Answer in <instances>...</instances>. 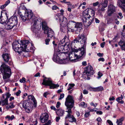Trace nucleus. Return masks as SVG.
<instances>
[{
  "mask_svg": "<svg viewBox=\"0 0 125 125\" xmlns=\"http://www.w3.org/2000/svg\"><path fill=\"white\" fill-rule=\"evenodd\" d=\"M106 7H105L103 6V5H102V8L101 9H99V11L100 12L101 11H104L105 10L104 8Z\"/></svg>",
  "mask_w": 125,
  "mask_h": 125,
  "instance_id": "nucleus-41",
  "label": "nucleus"
},
{
  "mask_svg": "<svg viewBox=\"0 0 125 125\" xmlns=\"http://www.w3.org/2000/svg\"><path fill=\"white\" fill-rule=\"evenodd\" d=\"M103 75V74L102 73L99 72L98 74V76L97 77V78L99 79Z\"/></svg>",
  "mask_w": 125,
  "mask_h": 125,
  "instance_id": "nucleus-42",
  "label": "nucleus"
},
{
  "mask_svg": "<svg viewBox=\"0 0 125 125\" xmlns=\"http://www.w3.org/2000/svg\"><path fill=\"white\" fill-rule=\"evenodd\" d=\"M64 96V94L63 93L60 94V98H59V100H61L63 98Z\"/></svg>",
  "mask_w": 125,
  "mask_h": 125,
  "instance_id": "nucleus-47",
  "label": "nucleus"
},
{
  "mask_svg": "<svg viewBox=\"0 0 125 125\" xmlns=\"http://www.w3.org/2000/svg\"><path fill=\"white\" fill-rule=\"evenodd\" d=\"M94 73V71L93 70V68L91 65H90L84 68V71L83 75L86 76L87 77V79L89 80L90 78L89 77L91 75H93Z\"/></svg>",
  "mask_w": 125,
  "mask_h": 125,
  "instance_id": "nucleus-7",
  "label": "nucleus"
},
{
  "mask_svg": "<svg viewBox=\"0 0 125 125\" xmlns=\"http://www.w3.org/2000/svg\"><path fill=\"white\" fill-rule=\"evenodd\" d=\"M40 73H36L34 76V77H37L38 76H40Z\"/></svg>",
  "mask_w": 125,
  "mask_h": 125,
  "instance_id": "nucleus-61",
  "label": "nucleus"
},
{
  "mask_svg": "<svg viewBox=\"0 0 125 125\" xmlns=\"http://www.w3.org/2000/svg\"><path fill=\"white\" fill-rule=\"evenodd\" d=\"M82 27V23L77 22L73 21H69L67 25L68 29H70L71 32H73L75 31L80 32Z\"/></svg>",
  "mask_w": 125,
  "mask_h": 125,
  "instance_id": "nucleus-5",
  "label": "nucleus"
},
{
  "mask_svg": "<svg viewBox=\"0 0 125 125\" xmlns=\"http://www.w3.org/2000/svg\"><path fill=\"white\" fill-rule=\"evenodd\" d=\"M99 3V2L98 1H97L96 2L94 3H93V5L94 6H96Z\"/></svg>",
  "mask_w": 125,
  "mask_h": 125,
  "instance_id": "nucleus-58",
  "label": "nucleus"
},
{
  "mask_svg": "<svg viewBox=\"0 0 125 125\" xmlns=\"http://www.w3.org/2000/svg\"><path fill=\"white\" fill-rule=\"evenodd\" d=\"M87 38L83 34L79 35L76 38L74 41L72 42L71 43V47H73V48H76L75 45L78 43H80L82 44V47L80 48H79L78 49H76L75 52L77 53L79 52V54L78 55H75L74 56L76 57V59H74L70 58V60L73 62H75L77 60V59L80 58L82 56H84L86 54V52L85 47L86 46V44Z\"/></svg>",
  "mask_w": 125,
  "mask_h": 125,
  "instance_id": "nucleus-1",
  "label": "nucleus"
},
{
  "mask_svg": "<svg viewBox=\"0 0 125 125\" xmlns=\"http://www.w3.org/2000/svg\"><path fill=\"white\" fill-rule=\"evenodd\" d=\"M28 99L29 100L31 99L32 101H33L34 103V106L35 107H36L37 105V102L34 96L33 95H30L28 96Z\"/></svg>",
  "mask_w": 125,
  "mask_h": 125,
  "instance_id": "nucleus-21",
  "label": "nucleus"
},
{
  "mask_svg": "<svg viewBox=\"0 0 125 125\" xmlns=\"http://www.w3.org/2000/svg\"><path fill=\"white\" fill-rule=\"evenodd\" d=\"M115 7L113 4H110L108 6L107 13L109 16H111L115 11Z\"/></svg>",
  "mask_w": 125,
  "mask_h": 125,
  "instance_id": "nucleus-13",
  "label": "nucleus"
},
{
  "mask_svg": "<svg viewBox=\"0 0 125 125\" xmlns=\"http://www.w3.org/2000/svg\"><path fill=\"white\" fill-rule=\"evenodd\" d=\"M2 57L4 61L6 62H8L10 58V54L7 53L3 54Z\"/></svg>",
  "mask_w": 125,
  "mask_h": 125,
  "instance_id": "nucleus-18",
  "label": "nucleus"
},
{
  "mask_svg": "<svg viewBox=\"0 0 125 125\" xmlns=\"http://www.w3.org/2000/svg\"><path fill=\"white\" fill-rule=\"evenodd\" d=\"M42 29L44 31V32L46 30H48L49 29L47 26L46 23L45 22H43L42 23Z\"/></svg>",
  "mask_w": 125,
  "mask_h": 125,
  "instance_id": "nucleus-25",
  "label": "nucleus"
},
{
  "mask_svg": "<svg viewBox=\"0 0 125 125\" xmlns=\"http://www.w3.org/2000/svg\"><path fill=\"white\" fill-rule=\"evenodd\" d=\"M10 0H8L6 1L5 4L6 5V6H7V5H8L10 3Z\"/></svg>",
  "mask_w": 125,
  "mask_h": 125,
  "instance_id": "nucleus-53",
  "label": "nucleus"
},
{
  "mask_svg": "<svg viewBox=\"0 0 125 125\" xmlns=\"http://www.w3.org/2000/svg\"><path fill=\"white\" fill-rule=\"evenodd\" d=\"M60 25L63 27H65L67 25V20L66 18H64V21L61 22H60Z\"/></svg>",
  "mask_w": 125,
  "mask_h": 125,
  "instance_id": "nucleus-26",
  "label": "nucleus"
},
{
  "mask_svg": "<svg viewBox=\"0 0 125 125\" xmlns=\"http://www.w3.org/2000/svg\"><path fill=\"white\" fill-rule=\"evenodd\" d=\"M29 41L26 40L23 41H15L12 44L13 49L16 52L21 55H23L25 52L27 45L29 44Z\"/></svg>",
  "mask_w": 125,
  "mask_h": 125,
  "instance_id": "nucleus-3",
  "label": "nucleus"
},
{
  "mask_svg": "<svg viewBox=\"0 0 125 125\" xmlns=\"http://www.w3.org/2000/svg\"><path fill=\"white\" fill-rule=\"evenodd\" d=\"M66 18L65 17H64L62 15L61 16H60V22H61L64 21V18Z\"/></svg>",
  "mask_w": 125,
  "mask_h": 125,
  "instance_id": "nucleus-40",
  "label": "nucleus"
},
{
  "mask_svg": "<svg viewBox=\"0 0 125 125\" xmlns=\"http://www.w3.org/2000/svg\"><path fill=\"white\" fill-rule=\"evenodd\" d=\"M60 44L59 45V46L58 47V49L59 50V51H58V52H61V51H63L64 50V46H65V45L64 44L63 45H61V44L60 43Z\"/></svg>",
  "mask_w": 125,
  "mask_h": 125,
  "instance_id": "nucleus-27",
  "label": "nucleus"
},
{
  "mask_svg": "<svg viewBox=\"0 0 125 125\" xmlns=\"http://www.w3.org/2000/svg\"><path fill=\"white\" fill-rule=\"evenodd\" d=\"M108 0H103V2L102 5H103V6L107 7V5Z\"/></svg>",
  "mask_w": 125,
  "mask_h": 125,
  "instance_id": "nucleus-34",
  "label": "nucleus"
},
{
  "mask_svg": "<svg viewBox=\"0 0 125 125\" xmlns=\"http://www.w3.org/2000/svg\"><path fill=\"white\" fill-rule=\"evenodd\" d=\"M6 97L5 98L8 100V99L10 97V94L8 92L6 94Z\"/></svg>",
  "mask_w": 125,
  "mask_h": 125,
  "instance_id": "nucleus-46",
  "label": "nucleus"
},
{
  "mask_svg": "<svg viewBox=\"0 0 125 125\" xmlns=\"http://www.w3.org/2000/svg\"><path fill=\"white\" fill-rule=\"evenodd\" d=\"M69 42L70 40L69 39V37L68 35H67L65 36L63 39L61 41L60 43L62 44L64 43L65 45L67 44V45H69Z\"/></svg>",
  "mask_w": 125,
  "mask_h": 125,
  "instance_id": "nucleus-17",
  "label": "nucleus"
},
{
  "mask_svg": "<svg viewBox=\"0 0 125 125\" xmlns=\"http://www.w3.org/2000/svg\"><path fill=\"white\" fill-rule=\"evenodd\" d=\"M124 96L121 95L120 97H119L116 99V100L118 102H119V101L120 100H122L123 99Z\"/></svg>",
  "mask_w": 125,
  "mask_h": 125,
  "instance_id": "nucleus-38",
  "label": "nucleus"
},
{
  "mask_svg": "<svg viewBox=\"0 0 125 125\" xmlns=\"http://www.w3.org/2000/svg\"><path fill=\"white\" fill-rule=\"evenodd\" d=\"M115 22L117 24H119V21H117V19H115Z\"/></svg>",
  "mask_w": 125,
  "mask_h": 125,
  "instance_id": "nucleus-64",
  "label": "nucleus"
},
{
  "mask_svg": "<svg viewBox=\"0 0 125 125\" xmlns=\"http://www.w3.org/2000/svg\"><path fill=\"white\" fill-rule=\"evenodd\" d=\"M20 8L21 9H25V7L23 5H21L20 7Z\"/></svg>",
  "mask_w": 125,
  "mask_h": 125,
  "instance_id": "nucleus-59",
  "label": "nucleus"
},
{
  "mask_svg": "<svg viewBox=\"0 0 125 125\" xmlns=\"http://www.w3.org/2000/svg\"><path fill=\"white\" fill-rule=\"evenodd\" d=\"M74 101L73 97L70 95H68L66 99L65 105L67 107L66 111L67 114L65 117V119H68V121L71 122H76V119L72 114L71 111L72 108L74 105Z\"/></svg>",
  "mask_w": 125,
  "mask_h": 125,
  "instance_id": "nucleus-2",
  "label": "nucleus"
},
{
  "mask_svg": "<svg viewBox=\"0 0 125 125\" xmlns=\"http://www.w3.org/2000/svg\"><path fill=\"white\" fill-rule=\"evenodd\" d=\"M75 85L74 84H69L68 86V88L67 89L68 90H69L71 89H72Z\"/></svg>",
  "mask_w": 125,
  "mask_h": 125,
  "instance_id": "nucleus-35",
  "label": "nucleus"
},
{
  "mask_svg": "<svg viewBox=\"0 0 125 125\" xmlns=\"http://www.w3.org/2000/svg\"><path fill=\"white\" fill-rule=\"evenodd\" d=\"M50 41V39L48 38L46 39L45 40V43L47 45L49 44V42Z\"/></svg>",
  "mask_w": 125,
  "mask_h": 125,
  "instance_id": "nucleus-48",
  "label": "nucleus"
},
{
  "mask_svg": "<svg viewBox=\"0 0 125 125\" xmlns=\"http://www.w3.org/2000/svg\"><path fill=\"white\" fill-rule=\"evenodd\" d=\"M44 33L47 34V37L51 38L54 35V33L53 31L51 29H48V30H46Z\"/></svg>",
  "mask_w": 125,
  "mask_h": 125,
  "instance_id": "nucleus-16",
  "label": "nucleus"
},
{
  "mask_svg": "<svg viewBox=\"0 0 125 125\" xmlns=\"http://www.w3.org/2000/svg\"><path fill=\"white\" fill-rule=\"evenodd\" d=\"M88 10H89L88 11L89 13V14H90L91 16V17H90L89 21H88L87 22V26H90L91 25V23L93 21L95 12L92 9H88Z\"/></svg>",
  "mask_w": 125,
  "mask_h": 125,
  "instance_id": "nucleus-12",
  "label": "nucleus"
},
{
  "mask_svg": "<svg viewBox=\"0 0 125 125\" xmlns=\"http://www.w3.org/2000/svg\"><path fill=\"white\" fill-rule=\"evenodd\" d=\"M108 0H103V2L102 5H103V6L107 7V5Z\"/></svg>",
  "mask_w": 125,
  "mask_h": 125,
  "instance_id": "nucleus-33",
  "label": "nucleus"
},
{
  "mask_svg": "<svg viewBox=\"0 0 125 125\" xmlns=\"http://www.w3.org/2000/svg\"><path fill=\"white\" fill-rule=\"evenodd\" d=\"M6 6V5H5V4L3 5H1L0 6V9H3L4 8H5Z\"/></svg>",
  "mask_w": 125,
  "mask_h": 125,
  "instance_id": "nucleus-60",
  "label": "nucleus"
},
{
  "mask_svg": "<svg viewBox=\"0 0 125 125\" xmlns=\"http://www.w3.org/2000/svg\"><path fill=\"white\" fill-rule=\"evenodd\" d=\"M0 71L3 74V78L5 80L9 78L11 75V69L8 65L3 63L0 67Z\"/></svg>",
  "mask_w": 125,
  "mask_h": 125,
  "instance_id": "nucleus-6",
  "label": "nucleus"
},
{
  "mask_svg": "<svg viewBox=\"0 0 125 125\" xmlns=\"http://www.w3.org/2000/svg\"><path fill=\"white\" fill-rule=\"evenodd\" d=\"M36 23L35 21L33 25L31 26V30L34 32L36 33L37 32V29L36 28Z\"/></svg>",
  "mask_w": 125,
  "mask_h": 125,
  "instance_id": "nucleus-24",
  "label": "nucleus"
},
{
  "mask_svg": "<svg viewBox=\"0 0 125 125\" xmlns=\"http://www.w3.org/2000/svg\"><path fill=\"white\" fill-rule=\"evenodd\" d=\"M90 115V112H86L84 115V116L86 118L88 117Z\"/></svg>",
  "mask_w": 125,
  "mask_h": 125,
  "instance_id": "nucleus-45",
  "label": "nucleus"
},
{
  "mask_svg": "<svg viewBox=\"0 0 125 125\" xmlns=\"http://www.w3.org/2000/svg\"><path fill=\"white\" fill-rule=\"evenodd\" d=\"M87 89L91 91H92L95 92V88H93L90 86L88 87Z\"/></svg>",
  "mask_w": 125,
  "mask_h": 125,
  "instance_id": "nucleus-39",
  "label": "nucleus"
},
{
  "mask_svg": "<svg viewBox=\"0 0 125 125\" xmlns=\"http://www.w3.org/2000/svg\"><path fill=\"white\" fill-rule=\"evenodd\" d=\"M5 28L6 30H8L12 28L14 26L12 24L10 23L8 21L7 23L5 24Z\"/></svg>",
  "mask_w": 125,
  "mask_h": 125,
  "instance_id": "nucleus-22",
  "label": "nucleus"
},
{
  "mask_svg": "<svg viewBox=\"0 0 125 125\" xmlns=\"http://www.w3.org/2000/svg\"><path fill=\"white\" fill-rule=\"evenodd\" d=\"M20 81L21 83H24L26 81L25 78L23 77L22 79H20Z\"/></svg>",
  "mask_w": 125,
  "mask_h": 125,
  "instance_id": "nucleus-44",
  "label": "nucleus"
},
{
  "mask_svg": "<svg viewBox=\"0 0 125 125\" xmlns=\"http://www.w3.org/2000/svg\"><path fill=\"white\" fill-rule=\"evenodd\" d=\"M64 52H60L57 51H55L52 60L56 63L61 64H66L69 63V59L68 58L64 59L62 57L65 56Z\"/></svg>",
  "mask_w": 125,
  "mask_h": 125,
  "instance_id": "nucleus-4",
  "label": "nucleus"
},
{
  "mask_svg": "<svg viewBox=\"0 0 125 125\" xmlns=\"http://www.w3.org/2000/svg\"><path fill=\"white\" fill-rule=\"evenodd\" d=\"M60 116L56 117V121L57 122H58L59 121L60 118L59 117Z\"/></svg>",
  "mask_w": 125,
  "mask_h": 125,
  "instance_id": "nucleus-62",
  "label": "nucleus"
},
{
  "mask_svg": "<svg viewBox=\"0 0 125 125\" xmlns=\"http://www.w3.org/2000/svg\"><path fill=\"white\" fill-rule=\"evenodd\" d=\"M10 104L9 106V108H13L15 107V106L13 105V103L11 102L10 103Z\"/></svg>",
  "mask_w": 125,
  "mask_h": 125,
  "instance_id": "nucleus-43",
  "label": "nucleus"
},
{
  "mask_svg": "<svg viewBox=\"0 0 125 125\" xmlns=\"http://www.w3.org/2000/svg\"><path fill=\"white\" fill-rule=\"evenodd\" d=\"M88 93V91L86 90H84L83 91V93L84 94H86Z\"/></svg>",
  "mask_w": 125,
  "mask_h": 125,
  "instance_id": "nucleus-56",
  "label": "nucleus"
},
{
  "mask_svg": "<svg viewBox=\"0 0 125 125\" xmlns=\"http://www.w3.org/2000/svg\"><path fill=\"white\" fill-rule=\"evenodd\" d=\"M118 3L123 11H125V0H118Z\"/></svg>",
  "mask_w": 125,
  "mask_h": 125,
  "instance_id": "nucleus-19",
  "label": "nucleus"
},
{
  "mask_svg": "<svg viewBox=\"0 0 125 125\" xmlns=\"http://www.w3.org/2000/svg\"><path fill=\"white\" fill-rule=\"evenodd\" d=\"M79 106L85 108L87 107V105L84 102H83L79 104Z\"/></svg>",
  "mask_w": 125,
  "mask_h": 125,
  "instance_id": "nucleus-31",
  "label": "nucleus"
},
{
  "mask_svg": "<svg viewBox=\"0 0 125 125\" xmlns=\"http://www.w3.org/2000/svg\"><path fill=\"white\" fill-rule=\"evenodd\" d=\"M58 8L56 5H54L52 7V9L53 10H57Z\"/></svg>",
  "mask_w": 125,
  "mask_h": 125,
  "instance_id": "nucleus-50",
  "label": "nucleus"
},
{
  "mask_svg": "<svg viewBox=\"0 0 125 125\" xmlns=\"http://www.w3.org/2000/svg\"><path fill=\"white\" fill-rule=\"evenodd\" d=\"M124 120V118L122 117L119 120L117 119L116 123L117 125H121L122 124V122Z\"/></svg>",
  "mask_w": 125,
  "mask_h": 125,
  "instance_id": "nucleus-29",
  "label": "nucleus"
},
{
  "mask_svg": "<svg viewBox=\"0 0 125 125\" xmlns=\"http://www.w3.org/2000/svg\"><path fill=\"white\" fill-rule=\"evenodd\" d=\"M96 113L97 114H99V115H101L103 114V113L101 111H97Z\"/></svg>",
  "mask_w": 125,
  "mask_h": 125,
  "instance_id": "nucleus-63",
  "label": "nucleus"
},
{
  "mask_svg": "<svg viewBox=\"0 0 125 125\" xmlns=\"http://www.w3.org/2000/svg\"><path fill=\"white\" fill-rule=\"evenodd\" d=\"M8 21L10 23L12 24L13 26L16 25L18 23V21L17 17L16 16H12L9 19Z\"/></svg>",
  "mask_w": 125,
  "mask_h": 125,
  "instance_id": "nucleus-15",
  "label": "nucleus"
},
{
  "mask_svg": "<svg viewBox=\"0 0 125 125\" xmlns=\"http://www.w3.org/2000/svg\"><path fill=\"white\" fill-rule=\"evenodd\" d=\"M88 10V9H87L83 12V16L82 19V21L84 25L86 27H88L87 22L89 21L90 17L91 16L90 14H89Z\"/></svg>",
  "mask_w": 125,
  "mask_h": 125,
  "instance_id": "nucleus-9",
  "label": "nucleus"
},
{
  "mask_svg": "<svg viewBox=\"0 0 125 125\" xmlns=\"http://www.w3.org/2000/svg\"><path fill=\"white\" fill-rule=\"evenodd\" d=\"M96 120L98 121L97 124L98 125H101L102 120L100 117H98L97 118Z\"/></svg>",
  "mask_w": 125,
  "mask_h": 125,
  "instance_id": "nucleus-36",
  "label": "nucleus"
},
{
  "mask_svg": "<svg viewBox=\"0 0 125 125\" xmlns=\"http://www.w3.org/2000/svg\"><path fill=\"white\" fill-rule=\"evenodd\" d=\"M37 123V120H33L31 124V125H36Z\"/></svg>",
  "mask_w": 125,
  "mask_h": 125,
  "instance_id": "nucleus-37",
  "label": "nucleus"
},
{
  "mask_svg": "<svg viewBox=\"0 0 125 125\" xmlns=\"http://www.w3.org/2000/svg\"><path fill=\"white\" fill-rule=\"evenodd\" d=\"M49 118V115L47 113H45L42 114L41 115L40 117V120L42 123H44L46 122L48 120Z\"/></svg>",
  "mask_w": 125,
  "mask_h": 125,
  "instance_id": "nucleus-14",
  "label": "nucleus"
},
{
  "mask_svg": "<svg viewBox=\"0 0 125 125\" xmlns=\"http://www.w3.org/2000/svg\"><path fill=\"white\" fill-rule=\"evenodd\" d=\"M104 90L103 87L102 86L98 87L95 88V92L99 91H102Z\"/></svg>",
  "mask_w": 125,
  "mask_h": 125,
  "instance_id": "nucleus-30",
  "label": "nucleus"
},
{
  "mask_svg": "<svg viewBox=\"0 0 125 125\" xmlns=\"http://www.w3.org/2000/svg\"><path fill=\"white\" fill-rule=\"evenodd\" d=\"M57 115L59 116H62L64 114L65 111L61 109H58L56 112Z\"/></svg>",
  "mask_w": 125,
  "mask_h": 125,
  "instance_id": "nucleus-20",
  "label": "nucleus"
},
{
  "mask_svg": "<svg viewBox=\"0 0 125 125\" xmlns=\"http://www.w3.org/2000/svg\"><path fill=\"white\" fill-rule=\"evenodd\" d=\"M119 45L121 47L122 50L125 51V41L121 40L119 42Z\"/></svg>",
  "mask_w": 125,
  "mask_h": 125,
  "instance_id": "nucleus-23",
  "label": "nucleus"
},
{
  "mask_svg": "<svg viewBox=\"0 0 125 125\" xmlns=\"http://www.w3.org/2000/svg\"><path fill=\"white\" fill-rule=\"evenodd\" d=\"M118 15H119V16L120 17V19H122L123 18V16L122 15V13H121V12L119 13H118ZM117 17L118 18H120V17L118 16H117Z\"/></svg>",
  "mask_w": 125,
  "mask_h": 125,
  "instance_id": "nucleus-49",
  "label": "nucleus"
},
{
  "mask_svg": "<svg viewBox=\"0 0 125 125\" xmlns=\"http://www.w3.org/2000/svg\"><path fill=\"white\" fill-rule=\"evenodd\" d=\"M6 21V19H4V18L2 17H1L0 18V23L2 24H4L5 23Z\"/></svg>",
  "mask_w": 125,
  "mask_h": 125,
  "instance_id": "nucleus-32",
  "label": "nucleus"
},
{
  "mask_svg": "<svg viewBox=\"0 0 125 125\" xmlns=\"http://www.w3.org/2000/svg\"><path fill=\"white\" fill-rule=\"evenodd\" d=\"M1 105L2 106H5L8 104V100L5 98V99L1 100Z\"/></svg>",
  "mask_w": 125,
  "mask_h": 125,
  "instance_id": "nucleus-28",
  "label": "nucleus"
},
{
  "mask_svg": "<svg viewBox=\"0 0 125 125\" xmlns=\"http://www.w3.org/2000/svg\"><path fill=\"white\" fill-rule=\"evenodd\" d=\"M105 44V42H103L102 43L100 44L101 47L102 48L104 47Z\"/></svg>",
  "mask_w": 125,
  "mask_h": 125,
  "instance_id": "nucleus-52",
  "label": "nucleus"
},
{
  "mask_svg": "<svg viewBox=\"0 0 125 125\" xmlns=\"http://www.w3.org/2000/svg\"><path fill=\"white\" fill-rule=\"evenodd\" d=\"M21 93V92L20 91V90H19L17 92H16V93L15 94L17 96H18L19 95V94H20Z\"/></svg>",
  "mask_w": 125,
  "mask_h": 125,
  "instance_id": "nucleus-55",
  "label": "nucleus"
},
{
  "mask_svg": "<svg viewBox=\"0 0 125 125\" xmlns=\"http://www.w3.org/2000/svg\"><path fill=\"white\" fill-rule=\"evenodd\" d=\"M98 60L99 61H101L102 62H104V59L103 58H100L98 59Z\"/></svg>",
  "mask_w": 125,
  "mask_h": 125,
  "instance_id": "nucleus-57",
  "label": "nucleus"
},
{
  "mask_svg": "<svg viewBox=\"0 0 125 125\" xmlns=\"http://www.w3.org/2000/svg\"><path fill=\"white\" fill-rule=\"evenodd\" d=\"M20 16L23 21H25L26 20H28L31 19L33 17V14L31 11H26L25 13V15L22 16L20 15Z\"/></svg>",
  "mask_w": 125,
  "mask_h": 125,
  "instance_id": "nucleus-10",
  "label": "nucleus"
},
{
  "mask_svg": "<svg viewBox=\"0 0 125 125\" xmlns=\"http://www.w3.org/2000/svg\"><path fill=\"white\" fill-rule=\"evenodd\" d=\"M22 106L25 110L26 111L29 113L31 111V108L30 104L27 101L25 100L22 103Z\"/></svg>",
  "mask_w": 125,
  "mask_h": 125,
  "instance_id": "nucleus-11",
  "label": "nucleus"
},
{
  "mask_svg": "<svg viewBox=\"0 0 125 125\" xmlns=\"http://www.w3.org/2000/svg\"><path fill=\"white\" fill-rule=\"evenodd\" d=\"M61 104V103H60L59 102H58L57 103L56 107L57 108H58L60 106Z\"/></svg>",
  "mask_w": 125,
  "mask_h": 125,
  "instance_id": "nucleus-54",
  "label": "nucleus"
},
{
  "mask_svg": "<svg viewBox=\"0 0 125 125\" xmlns=\"http://www.w3.org/2000/svg\"><path fill=\"white\" fill-rule=\"evenodd\" d=\"M42 84L45 85L50 86V88L51 89L56 88L59 86V84H53L50 78H45L43 79Z\"/></svg>",
  "mask_w": 125,
  "mask_h": 125,
  "instance_id": "nucleus-8",
  "label": "nucleus"
},
{
  "mask_svg": "<svg viewBox=\"0 0 125 125\" xmlns=\"http://www.w3.org/2000/svg\"><path fill=\"white\" fill-rule=\"evenodd\" d=\"M107 122L110 125H113L112 122L110 120H107Z\"/></svg>",
  "mask_w": 125,
  "mask_h": 125,
  "instance_id": "nucleus-51",
  "label": "nucleus"
}]
</instances>
